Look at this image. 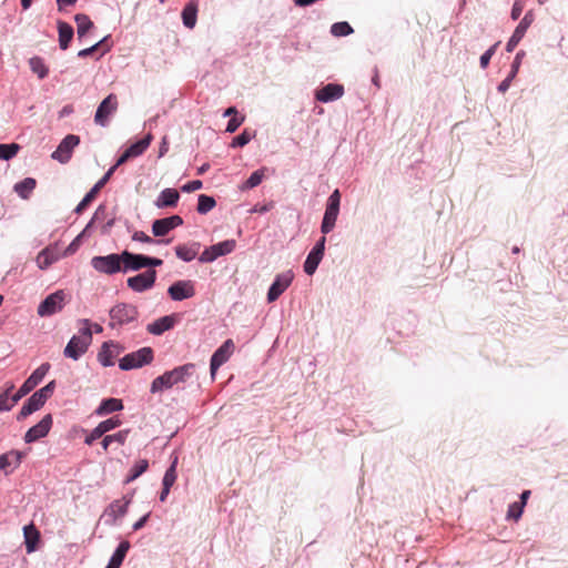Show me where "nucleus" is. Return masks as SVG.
<instances>
[{
	"mask_svg": "<svg viewBox=\"0 0 568 568\" xmlns=\"http://www.w3.org/2000/svg\"><path fill=\"white\" fill-rule=\"evenodd\" d=\"M251 141L250 133L245 130L240 135L233 139L231 146L237 148V146H244Z\"/></svg>",
	"mask_w": 568,
	"mask_h": 568,
	"instance_id": "obj_48",
	"label": "nucleus"
},
{
	"mask_svg": "<svg viewBox=\"0 0 568 568\" xmlns=\"http://www.w3.org/2000/svg\"><path fill=\"white\" fill-rule=\"evenodd\" d=\"M59 10L62 9L63 6H73L75 4L77 0H57Z\"/></svg>",
	"mask_w": 568,
	"mask_h": 568,
	"instance_id": "obj_63",
	"label": "nucleus"
},
{
	"mask_svg": "<svg viewBox=\"0 0 568 568\" xmlns=\"http://www.w3.org/2000/svg\"><path fill=\"white\" fill-rule=\"evenodd\" d=\"M28 63L31 71L36 73L39 79H44L48 77L49 68L41 57H32L29 59Z\"/></svg>",
	"mask_w": 568,
	"mask_h": 568,
	"instance_id": "obj_34",
	"label": "nucleus"
},
{
	"mask_svg": "<svg viewBox=\"0 0 568 568\" xmlns=\"http://www.w3.org/2000/svg\"><path fill=\"white\" fill-rule=\"evenodd\" d=\"M103 43H104V40H101V41H99L98 43L93 44V45H92V47H90V48H87V49L80 50V51H79V53H78V55H79L80 58H87V57H89V55L93 54V53L99 49V47H100V45H102Z\"/></svg>",
	"mask_w": 568,
	"mask_h": 568,
	"instance_id": "obj_52",
	"label": "nucleus"
},
{
	"mask_svg": "<svg viewBox=\"0 0 568 568\" xmlns=\"http://www.w3.org/2000/svg\"><path fill=\"white\" fill-rule=\"evenodd\" d=\"M175 324V318L173 315H166L155 320L154 322L148 324L146 331L152 335H161L164 332L171 329Z\"/></svg>",
	"mask_w": 568,
	"mask_h": 568,
	"instance_id": "obj_24",
	"label": "nucleus"
},
{
	"mask_svg": "<svg viewBox=\"0 0 568 568\" xmlns=\"http://www.w3.org/2000/svg\"><path fill=\"white\" fill-rule=\"evenodd\" d=\"M523 510H524L523 504L515 501L511 505H509L507 517L511 518L514 520H518L523 515Z\"/></svg>",
	"mask_w": 568,
	"mask_h": 568,
	"instance_id": "obj_47",
	"label": "nucleus"
},
{
	"mask_svg": "<svg viewBox=\"0 0 568 568\" xmlns=\"http://www.w3.org/2000/svg\"><path fill=\"white\" fill-rule=\"evenodd\" d=\"M129 159H131L130 155L124 151L112 168L115 170L118 166L124 164Z\"/></svg>",
	"mask_w": 568,
	"mask_h": 568,
	"instance_id": "obj_59",
	"label": "nucleus"
},
{
	"mask_svg": "<svg viewBox=\"0 0 568 568\" xmlns=\"http://www.w3.org/2000/svg\"><path fill=\"white\" fill-rule=\"evenodd\" d=\"M74 20L77 23V32L79 38L84 37L88 33V31L93 27V22L91 21L89 16L84 13L75 14Z\"/></svg>",
	"mask_w": 568,
	"mask_h": 568,
	"instance_id": "obj_37",
	"label": "nucleus"
},
{
	"mask_svg": "<svg viewBox=\"0 0 568 568\" xmlns=\"http://www.w3.org/2000/svg\"><path fill=\"white\" fill-rule=\"evenodd\" d=\"M49 369V363L41 364L19 388V390L17 392V397L22 398L23 396L29 394L33 388H36L38 384H40L41 381L44 378Z\"/></svg>",
	"mask_w": 568,
	"mask_h": 568,
	"instance_id": "obj_13",
	"label": "nucleus"
},
{
	"mask_svg": "<svg viewBox=\"0 0 568 568\" xmlns=\"http://www.w3.org/2000/svg\"><path fill=\"white\" fill-rule=\"evenodd\" d=\"M114 173V168L109 169V171L100 179L95 185L85 194L82 201L75 207V213H82L87 206L95 199L99 191L105 185V183L110 180L111 175Z\"/></svg>",
	"mask_w": 568,
	"mask_h": 568,
	"instance_id": "obj_20",
	"label": "nucleus"
},
{
	"mask_svg": "<svg viewBox=\"0 0 568 568\" xmlns=\"http://www.w3.org/2000/svg\"><path fill=\"white\" fill-rule=\"evenodd\" d=\"M123 272L139 271L146 267V256L142 254H133L129 251L122 252Z\"/></svg>",
	"mask_w": 568,
	"mask_h": 568,
	"instance_id": "obj_23",
	"label": "nucleus"
},
{
	"mask_svg": "<svg viewBox=\"0 0 568 568\" xmlns=\"http://www.w3.org/2000/svg\"><path fill=\"white\" fill-rule=\"evenodd\" d=\"M83 327L80 329V335L71 337L64 348V356L74 361L79 359L87 351L92 342V331L90 320H82Z\"/></svg>",
	"mask_w": 568,
	"mask_h": 568,
	"instance_id": "obj_1",
	"label": "nucleus"
},
{
	"mask_svg": "<svg viewBox=\"0 0 568 568\" xmlns=\"http://www.w3.org/2000/svg\"><path fill=\"white\" fill-rule=\"evenodd\" d=\"M215 205H216V202L212 196L201 194L199 196L196 210L200 214H206L207 212L213 210L215 207Z\"/></svg>",
	"mask_w": 568,
	"mask_h": 568,
	"instance_id": "obj_41",
	"label": "nucleus"
},
{
	"mask_svg": "<svg viewBox=\"0 0 568 568\" xmlns=\"http://www.w3.org/2000/svg\"><path fill=\"white\" fill-rule=\"evenodd\" d=\"M325 242L326 237L322 236L312 251L324 256Z\"/></svg>",
	"mask_w": 568,
	"mask_h": 568,
	"instance_id": "obj_55",
	"label": "nucleus"
},
{
	"mask_svg": "<svg viewBox=\"0 0 568 568\" xmlns=\"http://www.w3.org/2000/svg\"><path fill=\"white\" fill-rule=\"evenodd\" d=\"M323 255L311 251L304 263V271L306 274L312 275L315 273L318 264L321 263Z\"/></svg>",
	"mask_w": 568,
	"mask_h": 568,
	"instance_id": "obj_39",
	"label": "nucleus"
},
{
	"mask_svg": "<svg viewBox=\"0 0 568 568\" xmlns=\"http://www.w3.org/2000/svg\"><path fill=\"white\" fill-rule=\"evenodd\" d=\"M37 182L32 178H26L14 185V191L22 197L28 199L34 190Z\"/></svg>",
	"mask_w": 568,
	"mask_h": 568,
	"instance_id": "obj_36",
	"label": "nucleus"
},
{
	"mask_svg": "<svg viewBox=\"0 0 568 568\" xmlns=\"http://www.w3.org/2000/svg\"><path fill=\"white\" fill-rule=\"evenodd\" d=\"M197 3L196 1H190L182 11V20L186 28L192 29L196 23Z\"/></svg>",
	"mask_w": 568,
	"mask_h": 568,
	"instance_id": "obj_31",
	"label": "nucleus"
},
{
	"mask_svg": "<svg viewBox=\"0 0 568 568\" xmlns=\"http://www.w3.org/2000/svg\"><path fill=\"white\" fill-rule=\"evenodd\" d=\"M176 464L178 459L175 458L172 465L166 469L163 477V486L171 488L176 480Z\"/></svg>",
	"mask_w": 568,
	"mask_h": 568,
	"instance_id": "obj_43",
	"label": "nucleus"
},
{
	"mask_svg": "<svg viewBox=\"0 0 568 568\" xmlns=\"http://www.w3.org/2000/svg\"><path fill=\"white\" fill-rule=\"evenodd\" d=\"M112 442H113V437H111V436H109V435H108V436H105V437L102 439V443H101V444H102L103 449H104V450H106V449H108V447H109V445H110Z\"/></svg>",
	"mask_w": 568,
	"mask_h": 568,
	"instance_id": "obj_64",
	"label": "nucleus"
},
{
	"mask_svg": "<svg viewBox=\"0 0 568 568\" xmlns=\"http://www.w3.org/2000/svg\"><path fill=\"white\" fill-rule=\"evenodd\" d=\"M80 143V138L74 134L67 135L52 153V159L60 163H67L71 159L73 149Z\"/></svg>",
	"mask_w": 568,
	"mask_h": 568,
	"instance_id": "obj_12",
	"label": "nucleus"
},
{
	"mask_svg": "<svg viewBox=\"0 0 568 568\" xmlns=\"http://www.w3.org/2000/svg\"><path fill=\"white\" fill-rule=\"evenodd\" d=\"M235 349V345L232 339H226L212 355L211 357V375L215 376L220 366L229 361Z\"/></svg>",
	"mask_w": 568,
	"mask_h": 568,
	"instance_id": "obj_11",
	"label": "nucleus"
},
{
	"mask_svg": "<svg viewBox=\"0 0 568 568\" xmlns=\"http://www.w3.org/2000/svg\"><path fill=\"white\" fill-rule=\"evenodd\" d=\"M498 44H499L498 42L495 43L485 53L481 54V57H480V67L483 69H486L488 67L489 61H490L491 57L494 55Z\"/></svg>",
	"mask_w": 568,
	"mask_h": 568,
	"instance_id": "obj_49",
	"label": "nucleus"
},
{
	"mask_svg": "<svg viewBox=\"0 0 568 568\" xmlns=\"http://www.w3.org/2000/svg\"><path fill=\"white\" fill-rule=\"evenodd\" d=\"M293 278L294 274L292 271H286L282 274H278L267 292V301H276L291 285Z\"/></svg>",
	"mask_w": 568,
	"mask_h": 568,
	"instance_id": "obj_15",
	"label": "nucleus"
},
{
	"mask_svg": "<svg viewBox=\"0 0 568 568\" xmlns=\"http://www.w3.org/2000/svg\"><path fill=\"white\" fill-rule=\"evenodd\" d=\"M14 388L11 384L2 394H0V413L11 409L21 398L16 394H11Z\"/></svg>",
	"mask_w": 568,
	"mask_h": 568,
	"instance_id": "obj_32",
	"label": "nucleus"
},
{
	"mask_svg": "<svg viewBox=\"0 0 568 568\" xmlns=\"http://www.w3.org/2000/svg\"><path fill=\"white\" fill-rule=\"evenodd\" d=\"M60 258L59 253L52 248L42 250L37 256V264L41 270L48 268L52 263Z\"/></svg>",
	"mask_w": 568,
	"mask_h": 568,
	"instance_id": "obj_30",
	"label": "nucleus"
},
{
	"mask_svg": "<svg viewBox=\"0 0 568 568\" xmlns=\"http://www.w3.org/2000/svg\"><path fill=\"white\" fill-rule=\"evenodd\" d=\"M23 453L11 450L0 455V469L6 474H11L21 464Z\"/></svg>",
	"mask_w": 568,
	"mask_h": 568,
	"instance_id": "obj_22",
	"label": "nucleus"
},
{
	"mask_svg": "<svg viewBox=\"0 0 568 568\" xmlns=\"http://www.w3.org/2000/svg\"><path fill=\"white\" fill-rule=\"evenodd\" d=\"M200 243H193L191 246L180 244L175 246V254L179 258L190 262L194 260L199 253Z\"/></svg>",
	"mask_w": 568,
	"mask_h": 568,
	"instance_id": "obj_29",
	"label": "nucleus"
},
{
	"mask_svg": "<svg viewBox=\"0 0 568 568\" xmlns=\"http://www.w3.org/2000/svg\"><path fill=\"white\" fill-rule=\"evenodd\" d=\"M130 504V499L122 498L116 499L110 504L108 507L105 515L112 519V521H116L119 518L123 517L128 511V506Z\"/></svg>",
	"mask_w": 568,
	"mask_h": 568,
	"instance_id": "obj_27",
	"label": "nucleus"
},
{
	"mask_svg": "<svg viewBox=\"0 0 568 568\" xmlns=\"http://www.w3.org/2000/svg\"><path fill=\"white\" fill-rule=\"evenodd\" d=\"M129 549H130V542L128 540L121 541L120 545L118 546L116 550L112 555L109 562L113 567L120 568Z\"/></svg>",
	"mask_w": 568,
	"mask_h": 568,
	"instance_id": "obj_35",
	"label": "nucleus"
},
{
	"mask_svg": "<svg viewBox=\"0 0 568 568\" xmlns=\"http://www.w3.org/2000/svg\"><path fill=\"white\" fill-rule=\"evenodd\" d=\"M243 121L244 116H232L227 123L226 131L230 133L235 132L239 129V126L243 123Z\"/></svg>",
	"mask_w": 568,
	"mask_h": 568,
	"instance_id": "obj_51",
	"label": "nucleus"
},
{
	"mask_svg": "<svg viewBox=\"0 0 568 568\" xmlns=\"http://www.w3.org/2000/svg\"><path fill=\"white\" fill-rule=\"evenodd\" d=\"M110 428H94V430L88 435L84 439L85 444L91 445L95 439H99Z\"/></svg>",
	"mask_w": 568,
	"mask_h": 568,
	"instance_id": "obj_50",
	"label": "nucleus"
},
{
	"mask_svg": "<svg viewBox=\"0 0 568 568\" xmlns=\"http://www.w3.org/2000/svg\"><path fill=\"white\" fill-rule=\"evenodd\" d=\"M152 136L148 135L140 141L133 143L131 146H129L125 151L130 155V158H136L144 153V151L149 148L151 143Z\"/></svg>",
	"mask_w": 568,
	"mask_h": 568,
	"instance_id": "obj_38",
	"label": "nucleus"
},
{
	"mask_svg": "<svg viewBox=\"0 0 568 568\" xmlns=\"http://www.w3.org/2000/svg\"><path fill=\"white\" fill-rule=\"evenodd\" d=\"M126 434H128L126 430H122V432H119V433H116L114 435H110V436L113 437V442H116L118 444L121 445L125 442Z\"/></svg>",
	"mask_w": 568,
	"mask_h": 568,
	"instance_id": "obj_57",
	"label": "nucleus"
},
{
	"mask_svg": "<svg viewBox=\"0 0 568 568\" xmlns=\"http://www.w3.org/2000/svg\"><path fill=\"white\" fill-rule=\"evenodd\" d=\"M331 32L335 37H345L353 33V28L349 26L348 22H336L332 26Z\"/></svg>",
	"mask_w": 568,
	"mask_h": 568,
	"instance_id": "obj_44",
	"label": "nucleus"
},
{
	"mask_svg": "<svg viewBox=\"0 0 568 568\" xmlns=\"http://www.w3.org/2000/svg\"><path fill=\"white\" fill-rule=\"evenodd\" d=\"M162 264L163 261L161 258L146 256V267L161 266Z\"/></svg>",
	"mask_w": 568,
	"mask_h": 568,
	"instance_id": "obj_58",
	"label": "nucleus"
},
{
	"mask_svg": "<svg viewBox=\"0 0 568 568\" xmlns=\"http://www.w3.org/2000/svg\"><path fill=\"white\" fill-rule=\"evenodd\" d=\"M194 368V364H185L172 371L165 372L163 375L153 379L151 384V392L159 393L164 388H171L178 383L185 382L186 377L193 374Z\"/></svg>",
	"mask_w": 568,
	"mask_h": 568,
	"instance_id": "obj_2",
	"label": "nucleus"
},
{
	"mask_svg": "<svg viewBox=\"0 0 568 568\" xmlns=\"http://www.w3.org/2000/svg\"><path fill=\"white\" fill-rule=\"evenodd\" d=\"M168 294L173 301H183L195 295V287L192 281H176L169 287Z\"/></svg>",
	"mask_w": 568,
	"mask_h": 568,
	"instance_id": "obj_16",
	"label": "nucleus"
},
{
	"mask_svg": "<svg viewBox=\"0 0 568 568\" xmlns=\"http://www.w3.org/2000/svg\"><path fill=\"white\" fill-rule=\"evenodd\" d=\"M55 389V382L51 381L49 384H47L44 387L40 388L36 393L32 394V396L23 404L21 407L17 420L19 423L22 422L24 417L32 414L33 412L40 409L48 398H50Z\"/></svg>",
	"mask_w": 568,
	"mask_h": 568,
	"instance_id": "obj_4",
	"label": "nucleus"
},
{
	"mask_svg": "<svg viewBox=\"0 0 568 568\" xmlns=\"http://www.w3.org/2000/svg\"><path fill=\"white\" fill-rule=\"evenodd\" d=\"M20 150V145L17 143L0 144V159L10 160L17 155Z\"/></svg>",
	"mask_w": 568,
	"mask_h": 568,
	"instance_id": "obj_42",
	"label": "nucleus"
},
{
	"mask_svg": "<svg viewBox=\"0 0 568 568\" xmlns=\"http://www.w3.org/2000/svg\"><path fill=\"white\" fill-rule=\"evenodd\" d=\"M236 246L235 240H226L205 248L199 257L201 263H211L217 257L230 254Z\"/></svg>",
	"mask_w": 568,
	"mask_h": 568,
	"instance_id": "obj_9",
	"label": "nucleus"
},
{
	"mask_svg": "<svg viewBox=\"0 0 568 568\" xmlns=\"http://www.w3.org/2000/svg\"><path fill=\"white\" fill-rule=\"evenodd\" d=\"M153 357V349L151 347H142L122 357L119 362V366L123 371L140 368L150 364Z\"/></svg>",
	"mask_w": 568,
	"mask_h": 568,
	"instance_id": "obj_5",
	"label": "nucleus"
},
{
	"mask_svg": "<svg viewBox=\"0 0 568 568\" xmlns=\"http://www.w3.org/2000/svg\"><path fill=\"white\" fill-rule=\"evenodd\" d=\"M118 98L115 94H109L98 106L94 122L98 125L105 126L109 122V118L118 110Z\"/></svg>",
	"mask_w": 568,
	"mask_h": 568,
	"instance_id": "obj_10",
	"label": "nucleus"
},
{
	"mask_svg": "<svg viewBox=\"0 0 568 568\" xmlns=\"http://www.w3.org/2000/svg\"><path fill=\"white\" fill-rule=\"evenodd\" d=\"M123 347L115 342H104L98 354L101 365L108 367L114 365V359L122 353Z\"/></svg>",
	"mask_w": 568,
	"mask_h": 568,
	"instance_id": "obj_17",
	"label": "nucleus"
},
{
	"mask_svg": "<svg viewBox=\"0 0 568 568\" xmlns=\"http://www.w3.org/2000/svg\"><path fill=\"white\" fill-rule=\"evenodd\" d=\"M183 224V219L180 215H172L164 219L155 220L152 224V232L154 236H164L171 230Z\"/></svg>",
	"mask_w": 568,
	"mask_h": 568,
	"instance_id": "obj_18",
	"label": "nucleus"
},
{
	"mask_svg": "<svg viewBox=\"0 0 568 568\" xmlns=\"http://www.w3.org/2000/svg\"><path fill=\"white\" fill-rule=\"evenodd\" d=\"M58 32H59V45L62 50H67L69 44L73 38L74 31L72 26L64 21L58 22Z\"/></svg>",
	"mask_w": 568,
	"mask_h": 568,
	"instance_id": "obj_28",
	"label": "nucleus"
},
{
	"mask_svg": "<svg viewBox=\"0 0 568 568\" xmlns=\"http://www.w3.org/2000/svg\"><path fill=\"white\" fill-rule=\"evenodd\" d=\"M24 544L28 554L37 550L40 541V531L33 524L23 527Z\"/></svg>",
	"mask_w": 568,
	"mask_h": 568,
	"instance_id": "obj_25",
	"label": "nucleus"
},
{
	"mask_svg": "<svg viewBox=\"0 0 568 568\" xmlns=\"http://www.w3.org/2000/svg\"><path fill=\"white\" fill-rule=\"evenodd\" d=\"M52 423V416L50 414H47L36 426H51Z\"/></svg>",
	"mask_w": 568,
	"mask_h": 568,
	"instance_id": "obj_60",
	"label": "nucleus"
},
{
	"mask_svg": "<svg viewBox=\"0 0 568 568\" xmlns=\"http://www.w3.org/2000/svg\"><path fill=\"white\" fill-rule=\"evenodd\" d=\"M139 310L135 305L129 303H118L109 312V327L121 328L135 323L139 318Z\"/></svg>",
	"mask_w": 568,
	"mask_h": 568,
	"instance_id": "obj_3",
	"label": "nucleus"
},
{
	"mask_svg": "<svg viewBox=\"0 0 568 568\" xmlns=\"http://www.w3.org/2000/svg\"><path fill=\"white\" fill-rule=\"evenodd\" d=\"M50 428H29L24 436V440L27 443L36 442L42 437H45L48 435Z\"/></svg>",
	"mask_w": 568,
	"mask_h": 568,
	"instance_id": "obj_45",
	"label": "nucleus"
},
{
	"mask_svg": "<svg viewBox=\"0 0 568 568\" xmlns=\"http://www.w3.org/2000/svg\"><path fill=\"white\" fill-rule=\"evenodd\" d=\"M523 12V6L519 2H515L511 9V18L513 20H517Z\"/></svg>",
	"mask_w": 568,
	"mask_h": 568,
	"instance_id": "obj_56",
	"label": "nucleus"
},
{
	"mask_svg": "<svg viewBox=\"0 0 568 568\" xmlns=\"http://www.w3.org/2000/svg\"><path fill=\"white\" fill-rule=\"evenodd\" d=\"M341 203V193L335 190L328 197L326 210L324 213L321 231L323 234L329 233L336 223Z\"/></svg>",
	"mask_w": 568,
	"mask_h": 568,
	"instance_id": "obj_7",
	"label": "nucleus"
},
{
	"mask_svg": "<svg viewBox=\"0 0 568 568\" xmlns=\"http://www.w3.org/2000/svg\"><path fill=\"white\" fill-rule=\"evenodd\" d=\"M148 518H149V514H148V515H145V516H143L142 518H140V519H139V520L133 525V529H134V530H139V529H141V528L145 525V523H146Z\"/></svg>",
	"mask_w": 568,
	"mask_h": 568,
	"instance_id": "obj_61",
	"label": "nucleus"
},
{
	"mask_svg": "<svg viewBox=\"0 0 568 568\" xmlns=\"http://www.w3.org/2000/svg\"><path fill=\"white\" fill-rule=\"evenodd\" d=\"M121 254H109L105 256H94L91 260L92 267L103 274L112 275L123 271Z\"/></svg>",
	"mask_w": 568,
	"mask_h": 568,
	"instance_id": "obj_6",
	"label": "nucleus"
},
{
	"mask_svg": "<svg viewBox=\"0 0 568 568\" xmlns=\"http://www.w3.org/2000/svg\"><path fill=\"white\" fill-rule=\"evenodd\" d=\"M123 408V404L121 399L118 398H108L104 399L101 405L98 407L95 413L100 416L108 415L110 413L120 410Z\"/></svg>",
	"mask_w": 568,
	"mask_h": 568,
	"instance_id": "obj_33",
	"label": "nucleus"
},
{
	"mask_svg": "<svg viewBox=\"0 0 568 568\" xmlns=\"http://www.w3.org/2000/svg\"><path fill=\"white\" fill-rule=\"evenodd\" d=\"M65 304V293L59 290L48 295L38 306V315L41 317L51 316L60 312Z\"/></svg>",
	"mask_w": 568,
	"mask_h": 568,
	"instance_id": "obj_8",
	"label": "nucleus"
},
{
	"mask_svg": "<svg viewBox=\"0 0 568 568\" xmlns=\"http://www.w3.org/2000/svg\"><path fill=\"white\" fill-rule=\"evenodd\" d=\"M179 199L180 194L175 189H164L155 200L154 204L159 209L174 207L176 206Z\"/></svg>",
	"mask_w": 568,
	"mask_h": 568,
	"instance_id": "obj_26",
	"label": "nucleus"
},
{
	"mask_svg": "<svg viewBox=\"0 0 568 568\" xmlns=\"http://www.w3.org/2000/svg\"><path fill=\"white\" fill-rule=\"evenodd\" d=\"M344 94V87L342 84L328 83L322 89L317 90L315 98L317 101L327 103L342 98Z\"/></svg>",
	"mask_w": 568,
	"mask_h": 568,
	"instance_id": "obj_21",
	"label": "nucleus"
},
{
	"mask_svg": "<svg viewBox=\"0 0 568 568\" xmlns=\"http://www.w3.org/2000/svg\"><path fill=\"white\" fill-rule=\"evenodd\" d=\"M149 468V462L146 459H140L135 463V465L131 468L130 474L128 475L125 483H131L140 477L143 473H145Z\"/></svg>",
	"mask_w": 568,
	"mask_h": 568,
	"instance_id": "obj_40",
	"label": "nucleus"
},
{
	"mask_svg": "<svg viewBox=\"0 0 568 568\" xmlns=\"http://www.w3.org/2000/svg\"><path fill=\"white\" fill-rule=\"evenodd\" d=\"M202 185H203L202 181L194 180V181H191V182L184 184L182 186V191L189 192V193L190 192H194V191H197V190L202 189Z\"/></svg>",
	"mask_w": 568,
	"mask_h": 568,
	"instance_id": "obj_53",
	"label": "nucleus"
},
{
	"mask_svg": "<svg viewBox=\"0 0 568 568\" xmlns=\"http://www.w3.org/2000/svg\"><path fill=\"white\" fill-rule=\"evenodd\" d=\"M120 423L119 419H115V418H109L104 422H101L98 426H103V427H106V426H118V424Z\"/></svg>",
	"mask_w": 568,
	"mask_h": 568,
	"instance_id": "obj_62",
	"label": "nucleus"
},
{
	"mask_svg": "<svg viewBox=\"0 0 568 568\" xmlns=\"http://www.w3.org/2000/svg\"><path fill=\"white\" fill-rule=\"evenodd\" d=\"M132 239L134 241H139V242H143V243H152L153 240L152 237H150L148 234H145L144 232H135L132 236Z\"/></svg>",
	"mask_w": 568,
	"mask_h": 568,
	"instance_id": "obj_54",
	"label": "nucleus"
},
{
	"mask_svg": "<svg viewBox=\"0 0 568 568\" xmlns=\"http://www.w3.org/2000/svg\"><path fill=\"white\" fill-rule=\"evenodd\" d=\"M264 178V169L254 171L251 176L246 180L244 189H253L261 184Z\"/></svg>",
	"mask_w": 568,
	"mask_h": 568,
	"instance_id": "obj_46",
	"label": "nucleus"
},
{
	"mask_svg": "<svg viewBox=\"0 0 568 568\" xmlns=\"http://www.w3.org/2000/svg\"><path fill=\"white\" fill-rule=\"evenodd\" d=\"M155 278L156 272L154 270H148L144 273L129 277L126 284L134 292H144L154 285Z\"/></svg>",
	"mask_w": 568,
	"mask_h": 568,
	"instance_id": "obj_14",
	"label": "nucleus"
},
{
	"mask_svg": "<svg viewBox=\"0 0 568 568\" xmlns=\"http://www.w3.org/2000/svg\"><path fill=\"white\" fill-rule=\"evenodd\" d=\"M534 21V16L531 12H527L525 17L521 19L519 24L516 27L513 36L507 42L506 50L508 52H511L520 42V40L524 38L527 29Z\"/></svg>",
	"mask_w": 568,
	"mask_h": 568,
	"instance_id": "obj_19",
	"label": "nucleus"
}]
</instances>
